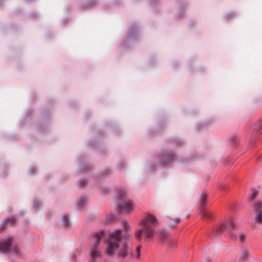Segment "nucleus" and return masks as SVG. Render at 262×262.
<instances>
[{
	"instance_id": "obj_1",
	"label": "nucleus",
	"mask_w": 262,
	"mask_h": 262,
	"mask_svg": "<svg viewBox=\"0 0 262 262\" xmlns=\"http://www.w3.org/2000/svg\"><path fill=\"white\" fill-rule=\"evenodd\" d=\"M105 251L110 258L123 260L133 256V249L123 237L122 230L117 229L111 232L106 242Z\"/></svg>"
},
{
	"instance_id": "obj_2",
	"label": "nucleus",
	"mask_w": 262,
	"mask_h": 262,
	"mask_svg": "<svg viewBox=\"0 0 262 262\" xmlns=\"http://www.w3.org/2000/svg\"><path fill=\"white\" fill-rule=\"evenodd\" d=\"M157 222V220L155 216L147 215L142 220L141 224L143 227L142 229H138L136 231V237L138 240L141 239L142 236L145 237L146 239H151L154 236Z\"/></svg>"
},
{
	"instance_id": "obj_3",
	"label": "nucleus",
	"mask_w": 262,
	"mask_h": 262,
	"mask_svg": "<svg viewBox=\"0 0 262 262\" xmlns=\"http://www.w3.org/2000/svg\"><path fill=\"white\" fill-rule=\"evenodd\" d=\"M104 235V232L103 231L95 233L94 241L89 250V254L90 257V262H96L97 258L101 256L102 252L100 245L101 239Z\"/></svg>"
},
{
	"instance_id": "obj_4",
	"label": "nucleus",
	"mask_w": 262,
	"mask_h": 262,
	"mask_svg": "<svg viewBox=\"0 0 262 262\" xmlns=\"http://www.w3.org/2000/svg\"><path fill=\"white\" fill-rule=\"evenodd\" d=\"M118 204L120 208L127 212L133 210V204L126 196L124 190H121L118 193Z\"/></svg>"
},
{
	"instance_id": "obj_5",
	"label": "nucleus",
	"mask_w": 262,
	"mask_h": 262,
	"mask_svg": "<svg viewBox=\"0 0 262 262\" xmlns=\"http://www.w3.org/2000/svg\"><path fill=\"white\" fill-rule=\"evenodd\" d=\"M11 251L15 255L20 253L19 248L16 246H13V239L9 237L0 242V251L3 253H8Z\"/></svg>"
},
{
	"instance_id": "obj_6",
	"label": "nucleus",
	"mask_w": 262,
	"mask_h": 262,
	"mask_svg": "<svg viewBox=\"0 0 262 262\" xmlns=\"http://www.w3.org/2000/svg\"><path fill=\"white\" fill-rule=\"evenodd\" d=\"M234 226L235 223L232 219L228 220L216 229L215 234L220 235L224 233L226 235L230 234L235 236L233 232Z\"/></svg>"
},
{
	"instance_id": "obj_7",
	"label": "nucleus",
	"mask_w": 262,
	"mask_h": 262,
	"mask_svg": "<svg viewBox=\"0 0 262 262\" xmlns=\"http://www.w3.org/2000/svg\"><path fill=\"white\" fill-rule=\"evenodd\" d=\"M165 221L169 226H174L179 224L181 222L182 220L178 217L173 219L172 215H170L166 217Z\"/></svg>"
},
{
	"instance_id": "obj_8",
	"label": "nucleus",
	"mask_w": 262,
	"mask_h": 262,
	"mask_svg": "<svg viewBox=\"0 0 262 262\" xmlns=\"http://www.w3.org/2000/svg\"><path fill=\"white\" fill-rule=\"evenodd\" d=\"M253 209L255 213H262V201H256L253 205Z\"/></svg>"
},
{
	"instance_id": "obj_9",
	"label": "nucleus",
	"mask_w": 262,
	"mask_h": 262,
	"mask_svg": "<svg viewBox=\"0 0 262 262\" xmlns=\"http://www.w3.org/2000/svg\"><path fill=\"white\" fill-rule=\"evenodd\" d=\"M16 220L14 217H10L5 224H3L0 226V232H2L4 229L5 226L9 225L12 226L15 224Z\"/></svg>"
},
{
	"instance_id": "obj_10",
	"label": "nucleus",
	"mask_w": 262,
	"mask_h": 262,
	"mask_svg": "<svg viewBox=\"0 0 262 262\" xmlns=\"http://www.w3.org/2000/svg\"><path fill=\"white\" fill-rule=\"evenodd\" d=\"M167 232L163 230H160L157 232V235L159 238L161 239L162 242H163L166 236H167Z\"/></svg>"
},
{
	"instance_id": "obj_11",
	"label": "nucleus",
	"mask_w": 262,
	"mask_h": 262,
	"mask_svg": "<svg viewBox=\"0 0 262 262\" xmlns=\"http://www.w3.org/2000/svg\"><path fill=\"white\" fill-rule=\"evenodd\" d=\"M250 257V254L248 251L247 250H244L242 251L241 254L240 258L241 260H246Z\"/></svg>"
},
{
	"instance_id": "obj_12",
	"label": "nucleus",
	"mask_w": 262,
	"mask_h": 262,
	"mask_svg": "<svg viewBox=\"0 0 262 262\" xmlns=\"http://www.w3.org/2000/svg\"><path fill=\"white\" fill-rule=\"evenodd\" d=\"M165 157L166 158H164L163 160L165 163H169L173 161V155L172 154H166L165 155Z\"/></svg>"
},
{
	"instance_id": "obj_13",
	"label": "nucleus",
	"mask_w": 262,
	"mask_h": 262,
	"mask_svg": "<svg viewBox=\"0 0 262 262\" xmlns=\"http://www.w3.org/2000/svg\"><path fill=\"white\" fill-rule=\"evenodd\" d=\"M254 129L257 130L259 134L262 133V123L260 122H257L254 125Z\"/></svg>"
},
{
	"instance_id": "obj_14",
	"label": "nucleus",
	"mask_w": 262,
	"mask_h": 262,
	"mask_svg": "<svg viewBox=\"0 0 262 262\" xmlns=\"http://www.w3.org/2000/svg\"><path fill=\"white\" fill-rule=\"evenodd\" d=\"M200 214L206 218H209L211 216L210 213L206 211L204 208L201 210Z\"/></svg>"
},
{
	"instance_id": "obj_15",
	"label": "nucleus",
	"mask_w": 262,
	"mask_h": 262,
	"mask_svg": "<svg viewBox=\"0 0 262 262\" xmlns=\"http://www.w3.org/2000/svg\"><path fill=\"white\" fill-rule=\"evenodd\" d=\"M87 201V198L86 196H82L78 201V207H82Z\"/></svg>"
},
{
	"instance_id": "obj_16",
	"label": "nucleus",
	"mask_w": 262,
	"mask_h": 262,
	"mask_svg": "<svg viewBox=\"0 0 262 262\" xmlns=\"http://www.w3.org/2000/svg\"><path fill=\"white\" fill-rule=\"evenodd\" d=\"M255 221L258 224H262V213H255Z\"/></svg>"
},
{
	"instance_id": "obj_17",
	"label": "nucleus",
	"mask_w": 262,
	"mask_h": 262,
	"mask_svg": "<svg viewBox=\"0 0 262 262\" xmlns=\"http://www.w3.org/2000/svg\"><path fill=\"white\" fill-rule=\"evenodd\" d=\"M207 200V195L206 193H202L201 198H200V203L201 205L203 207L205 204V202Z\"/></svg>"
},
{
	"instance_id": "obj_18",
	"label": "nucleus",
	"mask_w": 262,
	"mask_h": 262,
	"mask_svg": "<svg viewBox=\"0 0 262 262\" xmlns=\"http://www.w3.org/2000/svg\"><path fill=\"white\" fill-rule=\"evenodd\" d=\"M62 221H63V225L66 227H68L69 225V216L68 215L64 214V215H63L62 216Z\"/></svg>"
},
{
	"instance_id": "obj_19",
	"label": "nucleus",
	"mask_w": 262,
	"mask_h": 262,
	"mask_svg": "<svg viewBox=\"0 0 262 262\" xmlns=\"http://www.w3.org/2000/svg\"><path fill=\"white\" fill-rule=\"evenodd\" d=\"M140 256V247L138 246L136 248L135 254H134L133 253V256L130 258H134L136 257L137 258H138Z\"/></svg>"
},
{
	"instance_id": "obj_20",
	"label": "nucleus",
	"mask_w": 262,
	"mask_h": 262,
	"mask_svg": "<svg viewBox=\"0 0 262 262\" xmlns=\"http://www.w3.org/2000/svg\"><path fill=\"white\" fill-rule=\"evenodd\" d=\"M257 194H258V191L254 189H252L251 190V194L250 195V196H249V199L250 200H253L254 199H255V198L257 195Z\"/></svg>"
},
{
	"instance_id": "obj_21",
	"label": "nucleus",
	"mask_w": 262,
	"mask_h": 262,
	"mask_svg": "<svg viewBox=\"0 0 262 262\" xmlns=\"http://www.w3.org/2000/svg\"><path fill=\"white\" fill-rule=\"evenodd\" d=\"M88 183V181L85 179H82L78 182V185L80 187H84Z\"/></svg>"
},
{
	"instance_id": "obj_22",
	"label": "nucleus",
	"mask_w": 262,
	"mask_h": 262,
	"mask_svg": "<svg viewBox=\"0 0 262 262\" xmlns=\"http://www.w3.org/2000/svg\"><path fill=\"white\" fill-rule=\"evenodd\" d=\"M177 247V244L174 241H169V247L168 249H173Z\"/></svg>"
},
{
	"instance_id": "obj_23",
	"label": "nucleus",
	"mask_w": 262,
	"mask_h": 262,
	"mask_svg": "<svg viewBox=\"0 0 262 262\" xmlns=\"http://www.w3.org/2000/svg\"><path fill=\"white\" fill-rule=\"evenodd\" d=\"M239 239L241 242H244L245 238V235L242 233H239L238 235Z\"/></svg>"
},
{
	"instance_id": "obj_24",
	"label": "nucleus",
	"mask_w": 262,
	"mask_h": 262,
	"mask_svg": "<svg viewBox=\"0 0 262 262\" xmlns=\"http://www.w3.org/2000/svg\"><path fill=\"white\" fill-rule=\"evenodd\" d=\"M38 203H39V201L38 200H35L34 202L33 207L34 208H37Z\"/></svg>"
},
{
	"instance_id": "obj_25",
	"label": "nucleus",
	"mask_w": 262,
	"mask_h": 262,
	"mask_svg": "<svg viewBox=\"0 0 262 262\" xmlns=\"http://www.w3.org/2000/svg\"><path fill=\"white\" fill-rule=\"evenodd\" d=\"M220 188L221 190H224L225 189V185L224 184H221L220 186Z\"/></svg>"
},
{
	"instance_id": "obj_26",
	"label": "nucleus",
	"mask_w": 262,
	"mask_h": 262,
	"mask_svg": "<svg viewBox=\"0 0 262 262\" xmlns=\"http://www.w3.org/2000/svg\"><path fill=\"white\" fill-rule=\"evenodd\" d=\"M124 227L125 229L126 230H127V228L129 227V225L126 223H125L124 224Z\"/></svg>"
},
{
	"instance_id": "obj_27",
	"label": "nucleus",
	"mask_w": 262,
	"mask_h": 262,
	"mask_svg": "<svg viewBox=\"0 0 262 262\" xmlns=\"http://www.w3.org/2000/svg\"><path fill=\"white\" fill-rule=\"evenodd\" d=\"M233 142L234 144H236V139L235 138L234 140L233 141Z\"/></svg>"
}]
</instances>
